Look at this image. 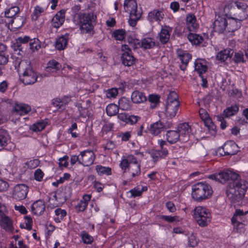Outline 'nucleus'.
Segmentation results:
<instances>
[{
  "mask_svg": "<svg viewBox=\"0 0 248 248\" xmlns=\"http://www.w3.org/2000/svg\"><path fill=\"white\" fill-rule=\"evenodd\" d=\"M118 94V90L116 88H111L107 91L106 96L108 98H115Z\"/></svg>",
  "mask_w": 248,
  "mask_h": 248,
  "instance_id": "nucleus-58",
  "label": "nucleus"
},
{
  "mask_svg": "<svg viewBox=\"0 0 248 248\" xmlns=\"http://www.w3.org/2000/svg\"><path fill=\"white\" fill-rule=\"evenodd\" d=\"M124 11L129 12L128 23L131 27H135L137 21L141 16L140 11L137 9V3L136 0H125L124 3Z\"/></svg>",
  "mask_w": 248,
  "mask_h": 248,
  "instance_id": "nucleus-6",
  "label": "nucleus"
},
{
  "mask_svg": "<svg viewBox=\"0 0 248 248\" xmlns=\"http://www.w3.org/2000/svg\"><path fill=\"white\" fill-rule=\"evenodd\" d=\"M178 217L177 216L171 217L166 215H161L160 218L168 222L171 223L177 220Z\"/></svg>",
  "mask_w": 248,
  "mask_h": 248,
  "instance_id": "nucleus-60",
  "label": "nucleus"
},
{
  "mask_svg": "<svg viewBox=\"0 0 248 248\" xmlns=\"http://www.w3.org/2000/svg\"><path fill=\"white\" fill-rule=\"evenodd\" d=\"M31 110V107L25 104H16L13 109L16 114L19 115H24Z\"/></svg>",
  "mask_w": 248,
  "mask_h": 248,
  "instance_id": "nucleus-26",
  "label": "nucleus"
},
{
  "mask_svg": "<svg viewBox=\"0 0 248 248\" xmlns=\"http://www.w3.org/2000/svg\"><path fill=\"white\" fill-rule=\"evenodd\" d=\"M234 229L236 230L237 232H242L245 231V227L247 223L240 222V223H232Z\"/></svg>",
  "mask_w": 248,
  "mask_h": 248,
  "instance_id": "nucleus-53",
  "label": "nucleus"
},
{
  "mask_svg": "<svg viewBox=\"0 0 248 248\" xmlns=\"http://www.w3.org/2000/svg\"><path fill=\"white\" fill-rule=\"evenodd\" d=\"M168 154L167 149H163V151L160 150H153L151 152L150 155L154 162L155 163L159 159L164 158Z\"/></svg>",
  "mask_w": 248,
  "mask_h": 248,
  "instance_id": "nucleus-23",
  "label": "nucleus"
},
{
  "mask_svg": "<svg viewBox=\"0 0 248 248\" xmlns=\"http://www.w3.org/2000/svg\"><path fill=\"white\" fill-rule=\"evenodd\" d=\"M186 20L187 28L190 31H194L198 28L196 17L193 14L187 15Z\"/></svg>",
  "mask_w": 248,
  "mask_h": 248,
  "instance_id": "nucleus-24",
  "label": "nucleus"
},
{
  "mask_svg": "<svg viewBox=\"0 0 248 248\" xmlns=\"http://www.w3.org/2000/svg\"><path fill=\"white\" fill-rule=\"evenodd\" d=\"M233 50L231 48L225 49L219 52L217 56V60L221 62H225L228 58L232 57Z\"/></svg>",
  "mask_w": 248,
  "mask_h": 248,
  "instance_id": "nucleus-27",
  "label": "nucleus"
},
{
  "mask_svg": "<svg viewBox=\"0 0 248 248\" xmlns=\"http://www.w3.org/2000/svg\"><path fill=\"white\" fill-rule=\"evenodd\" d=\"M45 208V202L42 200H38L33 202L31 207L32 213L37 216L43 214Z\"/></svg>",
  "mask_w": 248,
  "mask_h": 248,
  "instance_id": "nucleus-21",
  "label": "nucleus"
},
{
  "mask_svg": "<svg viewBox=\"0 0 248 248\" xmlns=\"http://www.w3.org/2000/svg\"><path fill=\"white\" fill-rule=\"evenodd\" d=\"M46 126V124L45 122H39L31 125L30 129L34 132L41 131L45 128Z\"/></svg>",
  "mask_w": 248,
  "mask_h": 248,
  "instance_id": "nucleus-48",
  "label": "nucleus"
},
{
  "mask_svg": "<svg viewBox=\"0 0 248 248\" xmlns=\"http://www.w3.org/2000/svg\"><path fill=\"white\" fill-rule=\"evenodd\" d=\"M232 60L233 62L237 64L244 63L246 62L243 53L241 51L235 52Z\"/></svg>",
  "mask_w": 248,
  "mask_h": 248,
  "instance_id": "nucleus-45",
  "label": "nucleus"
},
{
  "mask_svg": "<svg viewBox=\"0 0 248 248\" xmlns=\"http://www.w3.org/2000/svg\"><path fill=\"white\" fill-rule=\"evenodd\" d=\"M177 131L180 133V140L183 141H186L191 132L190 126L187 123L180 124L178 126Z\"/></svg>",
  "mask_w": 248,
  "mask_h": 248,
  "instance_id": "nucleus-17",
  "label": "nucleus"
},
{
  "mask_svg": "<svg viewBox=\"0 0 248 248\" xmlns=\"http://www.w3.org/2000/svg\"><path fill=\"white\" fill-rule=\"evenodd\" d=\"M19 12V8L18 6H13L7 10L5 12L6 18H13Z\"/></svg>",
  "mask_w": 248,
  "mask_h": 248,
  "instance_id": "nucleus-38",
  "label": "nucleus"
},
{
  "mask_svg": "<svg viewBox=\"0 0 248 248\" xmlns=\"http://www.w3.org/2000/svg\"><path fill=\"white\" fill-rule=\"evenodd\" d=\"M96 170L98 175H109L111 173V168L108 167H104L101 165H97Z\"/></svg>",
  "mask_w": 248,
  "mask_h": 248,
  "instance_id": "nucleus-43",
  "label": "nucleus"
},
{
  "mask_svg": "<svg viewBox=\"0 0 248 248\" xmlns=\"http://www.w3.org/2000/svg\"><path fill=\"white\" fill-rule=\"evenodd\" d=\"M119 108L123 110H128L131 109L130 102L127 98L123 97L119 100Z\"/></svg>",
  "mask_w": 248,
  "mask_h": 248,
  "instance_id": "nucleus-41",
  "label": "nucleus"
},
{
  "mask_svg": "<svg viewBox=\"0 0 248 248\" xmlns=\"http://www.w3.org/2000/svg\"><path fill=\"white\" fill-rule=\"evenodd\" d=\"M180 101L177 94L175 92H171L168 95L166 102L165 115L169 119L174 117L178 112Z\"/></svg>",
  "mask_w": 248,
  "mask_h": 248,
  "instance_id": "nucleus-5",
  "label": "nucleus"
},
{
  "mask_svg": "<svg viewBox=\"0 0 248 248\" xmlns=\"http://www.w3.org/2000/svg\"><path fill=\"white\" fill-rule=\"evenodd\" d=\"M148 99L151 104L150 108H155L159 103L160 96L159 95L150 94L149 95Z\"/></svg>",
  "mask_w": 248,
  "mask_h": 248,
  "instance_id": "nucleus-46",
  "label": "nucleus"
},
{
  "mask_svg": "<svg viewBox=\"0 0 248 248\" xmlns=\"http://www.w3.org/2000/svg\"><path fill=\"white\" fill-rule=\"evenodd\" d=\"M229 10L230 15L233 16L239 21L248 17V6L245 2L232 1L225 6V10Z\"/></svg>",
  "mask_w": 248,
  "mask_h": 248,
  "instance_id": "nucleus-2",
  "label": "nucleus"
},
{
  "mask_svg": "<svg viewBox=\"0 0 248 248\" xmlns=\"http://www.w3.org/2000/svg\"><path fill=\"white\" fill-rule=\"evenodd\" d=\"M17 41L20 44L21 46L22 45L26 44L27 43H30L31 40L32 39L29 36L24 35L23 36L18 37L17 39Z\"/></svg>",
  "mask_w": 248,
  "mask_h": 248,
  "instance_id": "nucleus-55",
  "label": "nucleus"
},
{
  "mask_svg": "<svg viewBox=\"0 0 248 248\" xmlns=\"http://www.w3.org/2000/svg\"><path fill=\"white\" fill-rule=\"evenodd\" d=\"M12 48L15 51H18L17 54L19 55H21V53L24 52V47L17 41L16 39V42L12 45Z\"/></svg>",
  "mask_w": 248,
  "mask_h": 248,
  "instance_id": "nucleus-52",
  "label": "nucleus"
},
{
  "mask_svg": "<svg viewBox=\"0 0 248 248\" xmlns=\"http://www.w3.org/2000/svg\"><path fill=\"white\" fill-rule=\"evenodd\" d=\"M130 164L129 163V161L127 159H123L122 160L120 164V167L122 169V170H124L123 175L124 177H125V175L126 173V169L127 168H129Z\"/></svg>",
  "mask_w": 248,
  "mask_h": 248,
  "instance_id": "nucleus-54",
  "label": "nucleus"
},
{
  "mask_svg": "<svg viewBox=\"0 0 248 248\" xmlns=\"http://www.w3.org/2000/svg\"><path fill=\"white\" fill-rule=\"evenodd\" d=\"M187 38L192 44L195 45H199L203 40L202 36L192 33H190L187 35Z\"/></svg>",
  "mask_w": 248,
  "mask_h": 248,
  "instance_id": "nucleus-33",
  "label": "nucleus"
},
{
  "mask_svg": "<svg viewBox=\"0 0 248 248\" xmlns=\"http://www.w3.org/2000/svg\"><path fill=\"white\" fill-rule=\"evenodd\" d=\"M228 25H227V31L226 32H234L241 26V21L237 20L234 17H229L227 19Z\"/></svg>",
  "mask_w": 248,
  "mask_h": 248,
  "instance_id": "nucleus-19",
  "label": "nucleus"
},
{
  "mask_svg": "<svg viewBox=\"0 0 248 248\" xmlns=\"http://www.w3.org/2000/svg\"><path fill=\"white\" fill-rule=\"evenodd\" d=\"M81 236L83 242L86 244H91L93 241V238L87 232L82 231L81 232Z\"/></svg>",
  "mask_w": 248,
  "mask_h": 248,
  "instance_id": "nucleus-47",
  "label": "nucleus"
},
{
  "mask_svg": "<svg viewBox=\"0 0 248 248\" xmlns=\"http://www.w3.org/2000/svg\"><path fill=\"white\" fill-rule=\"evenodd\" d=\"M37 73L32 69L29 62L20 77L21 81L25 85H31L37 81Z\"/></svg>",
  "mask_w": 248,
  "mask_h": 248,
  "instance_id": "nucleus-8",
  "label": "nucleus"
},
{
  "mask_svg": "<svg viewBox=\"0 0 248 248\" xmlns=\"http://www.w3.org/2000/svg\"><path fill=\"white\" fill-rule=\"evenodd\" d=\"M248 213V211L245 212L241 209H236L233 217L231 219L232 223H247V219L245 216Z\"/></svg>",
  "mask_w": 248,
  "mask_h": 248,
  "instance_id": "nucleus-18",
  "label": "nucleus"
},
{
  "mask_svg": "<svg viewBox=\"0 0 248 248\" xmlns=\"http://www.w3.org/2000/svg\"><path fill=\"white\" fill-rule=\"evenodd\" d=\"M9 59V55H5L3 52H0V64L5 65L7 63Z\"/></svg>",
  "mask_w": 248,
  "mask_h": 248,
  "instance_id": "nucleus-61",
  "label": "nucleus"
},
{
  "mask_svg": "<svg viewBox=\"0 0 248 248\" xmlns=\"http://www.w3.org/2000/svg\"><path fill=\"white\" fill-rule=\"evenodd\" d=\"M44 12V9L39 5L34 7V11L31 15L32 20H37L41 14Z\"/></svg>",
  "mask_w": 248,
  "mask_h": 248,
  "instance_id": "nucleus-49",
  "label": "nucleus"
},
{
  "mask_svg": "<svg viewBox=\"0 0 248 248\" xmlns=\"http://www.w3.org/2000/svg\"><path fill=\"white\" fill-rule=\"evenodd\" d=\"M248 187V182L243 179L230 182L226 188L227 197L232 202L239 205L244 198Z\"/></svg>",
  "mask_w": 248,
  "mask_h": 248,
  "instance_id": "nucleus-1",
  "label": "nucleus"
},
{
  "mask_svg": "<svg viewBox=\"0 0 248 248\" xmlns=\"http://www.w3.org/2000/svg\"><path fill=\"white\" fill-rule=\"evenodd\" d=\"M239 110V107L235 104L224 109L223 114L226 117H229L234 115Z\"/></svg>",
  "mask_w": 248,
  "mask_h": 248,
  "instance_id": "nucleus-34",
  "label": "nucleus"
},
{
  "mask_svg": "<svg viewBox=\"0 0 248 248\" xmlns=\"http://www.w3.org/2000/svg\"><path fill=\"white\" fill-rule=\"evenodd\" d=\"M166 136L168 141L170 143H175L181 139L180 133L178 132L177 130L168 131Z\"/></svg>",
  "mask_w": 248,
  "mask_h": 248,
  "instance_id": "nucleus-29",
  "label": "nucleus"
},
{
  "mask_svg": "<svg viewBox=\"0 0 248 248\" xmlns=\"http://www.w3.org/2000/svg\"><path fill=\"white\" fill-rule=\"evenodd\" d=\"M30 49L32 52L37 51L41 47V42L37 38H33L29 44Z\"/></svg>",
  "mask_w": 248,
  "mask_h": 248,
  "instance_id": "nucleus-37",
  "label": "nucleus"
},
{
  "mask_svg": "<svg viewBox=\"0 0 248 248\" xmlns=\"http://www.w3.org/2000/svg\"><path fill=\"white\" fill-rule=\"evenodd\" d=\"M228 25L227 19L223 16H218L213 23V29L215 31L219 33L226 32L227 25Z\"/></svg>",
  "mask_w": 248,
  "mask_h": 248,
  "instance_id": "nucleus-13",
  "label": "nucleus"
},
{
  "mask_svg": "<svg viewBox=\"0 0 248 248\" xmlns=\"http://www.w3.org/2000/svg\"><path fill=\"white\" fill-rule=\"evenodd\" d=\"M68 158L69 157L67 155H65L62 157L59 158V166L67 167L68 165V162H67Z\"/></svg>",
  "mask_w": 248,
  "mask_h": 248,
  "instance_id": "nucleus-64",
  "label": "nucleus"
},
{
  "mask_svg": "<svg viewBox=\"0 0 248 248\" xmlns=\"http://www.w3.org/2000/svg\"><path fill=\"white\" fill-rule=\"evenodd\" d=\"M44 173L40 169H37L34 173V179L39 182L42 180Z\"/></svg>",
  "mask_w": 248,
  "mask_h": 248,
  "instance_id": "nucleus-57",
  "label": "nucleus"
},
{
  "mask_svg": "<svg viewBox=\"0 0 248 248\" xmlns=\"http://www.w3.org/2000/svg\"><path fill=\"white\" fill-rule=\"evenodd\" d=\"M65 10L62 9L58 12L51 20V25L55 28H59L65 20Z\"/></svg>",
  "mask_w": 248,
  "mask_h": 248,
  "instance_id": "nucleus-16",
  "label": "nucleus"
},
{
  "mask_svg": "<svg viewBox=\"0 0 248 248\" xmlns=\"http://www.w3.org/2000/svg\"><path fill=\"white\" fill-rule=\"evenodd\" d=\"M87 204L80 201L75 206V209L78 212H83L87 208Z\"/></svg>",
  "mask_w": 248,
  "mask_h": 248,
  "instance_id": "nucleus-56",
  "label": "nucleus"
},
{
  "mask_svg": "<svg viewBox=\"0 0 248 248\" xmlns=\"http://www.w3.org/2000/svg\"><path fill=\"white\" fill-rule=\"evenodd\" d=\"M131 99L133 103L140 104L145 102L147 100V97L143 93L135 91L131 94Z\"/></svg>",
  "mask_w": 248,
  "mask_h": 248,
  "instance_id": "nucleus-25",
  "label": "nucleus"
},
{
  "mask_svg": "<svg viewBox=\"0 0 248 248\" xmlns=\"http://www.w3.org/2000/svg\"><path fill=\"white\" fill-rule=\"evenodd\" d=\"M55 214L57 217L54 218V220L55 222L59 223L66 216L67 213L65 210L59 208L55 210Z\"/></svg>",
  "mask_w": 248,
  "mask_h": 248,
  "instance_id": "nucleus-44",
  "label": "nucleus"
},
{
  "mask_svg": "<svg viewBox=\"0 0 248 248\" xmlns=\"http://www.w3.org/2000/svg\"><path fill=\"white\" fill-rule=\"evenodd\" d=\"M195 69L200 74H201L206 71L207 67L205 64H202V62L199 61H196L195 62Z\"/></svg>",
  "mask_w": 248,
  "mask_h": 248,
  "instance_id": "nucleus-50",
  "label": "nucleus"
},
{
  "mask_svg": "<svg viewBox=\"0 0 248 248\" xmlns=\"http://www.w3.org/2000/svg\"><path fill=\"white\" fill-rule=\"evenodd\" d=\"M170 31L171 30L168 27L163 28L161 30L159 34V40L162 44H166L169 41Z\"/></svg>",
  "mask_w": 248,
  "mask_h": 248,
  "instance_id": "nucleus-31",
  "label": "nucleus"
},
{
  "mask_svg": "<svg viewBox=\"0 0 248 248\" xmlns=\"http://www.w3.org/2000/svg\"><path fill=\"white\" fill-rule=\"evenodd\" d=\"M114 37L117 40H123L125 36V31L124 30H118L113 32Z\"/></svg>",
  "mask_w": 248,
  "mask_h": 248,
  "instance_id": "nucleus-51",
  "label": "nucleus"
},
{
  "mask_svg": "<svg viewBox=\"0 0 248 248\" xmlns=\"http://www.w3.org/2000/svg\"><path fill=\"white\" fill-rule=\"evenodd\" d=\"M164 16L162 12L158 10H154L148 14V18L150 22L160 21Z\"/></svg>",
  "mask_w": 248,
  "mask_h": 248,
  "instance_id": "nucleus-28",
  "label": "nucleus"
},
{
  "mask_svg": "<svg viewBox=\"0 0 248 248\" xmlns=\"http://www.w3.org/2000/svg\"><path fill=\"white\" fill-rule=\"evenodd\" d=\"M62 68V65L55 60L49 61L47 64L46 70L49 71L51 69H55L56 71L59 70Z\"/></svg>",
  "mask_w": 248,
  "mask_h": 248,
  "instance_id": "nucleus-42",
  "label": "nucleus"
},
{
  "mask_svg": "<svg viewBox=\"0 0 248 248\" xmlns=\"http://www.w3.org/2000/svg\"><path fill=\"white\" fill-rule=\"evenodd\" d=\"M29 191L28 186L25 184H17L14 188L13 197L14 199L20 201L26 198Z\"/></svg>",
  "mask_w": 248,
  "mask_h": 248,
  "instance_id": "nucleus-11",
  "label": "nucleus"
},
{
  "mask_svg": "<svg viewBox=\"0 0 248 248\" xmlns=\"http://www.w3.org/2000/svg\"><path fill=\"white\" fill-rule=\"evenodd\" d=\"M121 60L122 63L125 66H130L134 63L135 59L131 53V50L128 45H124L122 46Z\"/></svg>",
  "mask_w": 248,
  "mask_h": 248,
  "instance_id": "nucleus-10",
  "label": "nucleus"
},
{
  "mask_svg": "<svg viewBox=\"0 0 248 248\" xmlns=\"http://www.w3.org/2000/svg\"><path fill=\"white\" fill-rule=\"evenodd\" d=\"M193 217L198 225L202 227L207 226L211 218L209 210L202 206H198L194 209Z\"/></svg>",
  "mask_w": 248,
  "mask_h": 248,
  "instance_id": "nucleus-7",
  "label": "nucleus"
},
{
  "mask_svg": "<svg viewBox=\"0 0 248 248\" xmlns=\"http://www.w3.org/2000/svg\"><path fill=\"white\" fill-rule=\"evenodd\" d=\"M0 225L6 231L12 232L13 231V227L11 219L4 213H2L0 215Z\"/></svg>",
  "mask_w": 248,
  "mask_h": 248,
  "instance_id": "nucleus-20",
  "label": "nucleus"
},
{
  "mask_svg": "<svg viewBox=\"0 0 248 248\" xmlns=\"http://www.w3.org/2000/svg\"><path fill=\"white\" fill-rule=\"evenodd\" d=\"M128 172L131 175V178L129 179V180L140 174V164H135L129 166L128 168Z\"/></svg>",
  "mask_w": 248,
  "mask_h": 248,
  "instance_id": "nucleus-32",
  "label": "nucleus"
},
{
  "mask_svg": "<svg viewBox=\"0 0 248 248\" xmlns=\"http://www.w3.org/2000/svg\"><path fill=\"white\" fill-rule=\"evenodd\" d=\"M10 141L8 132L3 129H0V147L6 146Z\"/></svg>",
  "mask_w": 248,
  "mask_h": 248,
  "instance_id": "nucleus-30",
  "label": "nucleus"
},
{
  "mask_svg": "<svg viewBox=\"0 0 248 248\" xmlns=\"http://www.w3.org/2000/svg\"><path fill=\"white\" fill-rule=\"evenodd\" d=\"M75 21L79 26L81 32L86 33L93 29V24L96 19V16L92 12L89 13H79L75 16Z\"/></svg>",
  "mask_w": 248,
  "mask_h": 248,
  "instance_id": "nucleus-4",
  "label": "nucleus"
},
{
  "mask_svg": "<svg viewBox=\"0 0 248 248\" xmlns=\"http://www.w3.org/2000/svg\"><path fill=\"white\" fill-rule=\"evenodd\" d=\"M106 112L108 116L115 115L118 113L119 107L114 104H110L106 107Z\"/></svg>",
  "mask_w": 248,
  "mask_h": 248,
  "instance_id": "nucleus-40",
  "label": "nucleus"
},
{
  "mask_svg": "<svg viewBox=\"0 0 248 248\" xmlns=\"http://www.w3.org/2000/svg\"><path fill=\"white\" fill-rule=\"evenodd\" d=\"M224 154L220 153L222 155H232L237 154V145L233 141H228L222 147Z\"/></svg>",
  "mask_w": 248,
  "mask_h": 248,
  "instance_id": "nucleus-15",
  "label": "nucleus"
},
{
  "mask_svg": "<svg viewBox=\"0 0 248 248\" xmlns=\"http://www.w3.org/2000/svg\"><path fill=\"white\" fill-rule=\"evenodd\" d=\"M139 119H140V117L134 115H128L127 121H126V123L130 124H134L137 123Z\"/></svg>",
  "mask_w": 248,
  "mask_h": 248,
  "instance_id": "nucleus-62",
  "label": "nucleus"
},
{
  "mask_svg": "<svg viewBox=\"0 0 248 248\" xmlns=\"http://www.w3.org/2000/svg\"><path fill=\"white\" fill-rule=\"evenodd\" d=\"M67 39L64 36H62L56 39L55 47L58 50H63L66 46Z\"/></svg>",
  "mask_w": 248,
  "mask_h": 248,
  "instance_id": "nucleus-36",
  "label": "nucleus"
},
{
  "mask_svg": "<svg viewBox=\"0 0 248 248\" xmlns=\"http://www.w3.org/2000/svg\"><path fill=\"white\" fill-rule=\"evenodd\" d=\"M155 46L154 39L152 38H145L141 41V47L144 49H151Z\"/></svg>",
  "mask_w": 248,
  "mask_h": 248,
  "instance_id": "nucleus-35",
  "label": "nucleus"
},
{
  "mask_svg": "<svg viewBox=\"0 0 248 248\" xmlns=\"http://www.w3.org/2000/svg\"><path fill=\"white\" fill-rule=\"evenodd\" d=\"M178 57L181 61L180 68L181 70L185 71L186 68L189 61L191 59V55L189 53L180 51L178 52Z\"/></svg>",
  "mask_w": 248,
  "mask_h": 248,
  "instance_id": "nucleus-22",
  "label": "nucleus"
},
{
  "mask_svg": "<svg viewBox=\"0 0 248 248\" xmlns=\"http://www.w3.org/2000/svg\"><path fill=\"white\" fill-rule=\"evenodd\" d=\"M204 121L205 125L208 128V130L212 135L216 134V126L212 122L211 119L209 117L207 119L202 120Z\"/></svg>",
  "mask_w": 248,
  "mask_h": 248,
  "instance_id": "nucleus-39",
  "label": "nucleus"
},
{
  "mask_svg": "<svg viewBox=\"0 0 248 248\" xmlns=\"http://www.w3.org/2000/svg\"><path fill=\"white\" fill-rule=\"evenodd\" d=\"M40 163V161L38 159L31 160L27 163L28 167L30 169H34L36 168Z\"/></svg>",
  "mask_w": 248,
  "mask_h": 248,
  "instance_id": "nucleus-59",
  "label": "nucleus"
},
{
  "mask_svg": "<svg viewBox=\"0 0 248 248\" xmlns=\"http://www.w3.org/2000/svg\"><path fill=\"white\" fill-rule=\"evenodd\" d=\"M79 164L89 167L93 164L95 159V155L92 150H86L80 153Z\"/></svg>",
  "mask_w": 248,
  "mask_h": 248,
  "instance_id": "nucleus-9",
  "label": "nucleus"
},
{
  "mask_svg": "<svg viewBox=\"0 0 248 248\" xmlns=\"http://www.w3.org/2000/svg\"><path fill=\"white\" fill-rule=\"evenodd\" d=\"M170 123H166L164 124L160 121H158L151 124L150 126V132L153 135L156 136L159 134L162 131H165L167 129L171 127Z\"/></svg>",
  "mask_w": 248,
  "mask_h": 248,
  "instance_id": "nucleus-12",
  "label": "nucleus"
},
{
  "mask_svg": "<svg viewBox=\"0 0 248 248\" xmlns=\"http://www.w3.org/2000/svg\"><path fill=\"white\" fill-rule=\"evenodd\" d=\"M129 44L134 49L141 47V42L138 39H131Z\"/></svg>",
  "mask_w": 248,
  "mask_h": 248,
  "instance_id": "nucleus-63",
  "label": "nucleus"
},
{
  "mask_svg": "<svg viewBox=\"0 0 248 248\" xmlns=\"http://www.w3.org/2000/svg\"><path fill=\"white\" fill-rule=\"evenodd\" d=\"M219 182L224 183L227 181L230 180V182L240 179L239 175L232 170H228L223 171L218 173Z\"/></svg>",
  "mask_w": 248,
  "mask_h": 248,
  "instance_id": "nucleus-14",
  "label": "nucleus"
},
{
  "mask_svg": "<svg viewBox=\"0 0 248 248\" xmlns=\"http://www.w3.org/2000/svg\"><path fill=\"white\" fill-rule=\"evenodd\" d=\"M213 191L211 186L205 183H198L192 186V197L196 201L201 202L209 199Z\"/></svg>",
  "mask_w": 248,
  "mask_h": 248,
  "instance_id": "nucleus-3",
  "label": "nucleus"
}]
</instances>
